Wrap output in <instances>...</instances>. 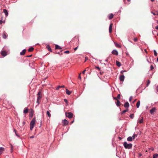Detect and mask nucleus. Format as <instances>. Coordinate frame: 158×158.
<instances>
[{
    "label": "nucleus",
    "mask_w": 158,
    "mask_h": 158,
    "mask_svg": "<svg viewBox=\"0 0 158 158\" xmlns=\"http://www.w3.org/2000/svg\"><path fill=\"white\" fill-rule=\"evenodd\" d=\"M37 96L36 102L38 103V105L40 104L41 99L42 97V93L41 91H39L37 94Z\"/></svg>",
    "instance_id": "f257e3e1"
},
{
    "label": "nucleus",
    "mask_w": 158,
    "mask_h": 158,
    "mask_svg": "<svg viewBox=\"0 0 158 158\" xmlns=\"http://www.w3.org/2000/svg\"><path fill=\"white\" fill-rule=\"evenodd\" d=\"M36 122V120L35 118H33L32 120L31 121L30 123V129L31 130H32L33 128L34 127V126Z\"/></svg>",
    "instance_id": "f03ea898"
},
{
    "label": "nucleus",
    "mask_w": 158,
    "mask_h": 158,
    "mask_svg": "<svg viewBox=\"0 0 158 158\" xmlns=\"http://www.w3.org/2000/svg\"><path fill=\"white\" fill-rule=\"evenodd\" d=\"M123 145L125 148L130 149L132 147V144L131 143L128 144L127 142H125L123 143Z\"/></svg>",
    "instance_id": "7ed1b4c3"
},
{
    "label": "nucleus",
    "mask_w": 158,
    "mask_h": 158,
    "mask_svg": "<svg viewBox=\"0 0 158 158\" xmlns=\"http://www.w3.org/2000/svg\"><path fill=\"white\" fill-rule=\"evenodd\" d=\"M65 115L66 117L70 118H72L73 116V114L71 112L66 113Z\"/></svg>",
    "instance_id": "20e7f679"
},
{
    "label": "nucleus",
    "mask_w": 158,
    "mask_h": 158,
    "mask_svg": "<svg viewBox=\"0 0 158 158\" xmlns=\"http://www.w3.org/2000/svg\"><path fill=\"white\" fill-rule=\"evenodd\" d=\"M69 122L66 119L63 120L62 121V125L63 126H65L69 124Z\"/></svg>",
    "instance_id": "39448f33"
},
{
    "label": "nucleus",
    "mask_w": 158,
    "mask_h": 158,
    "mask_svg": "<svg viewBox=\"0 0 158 158\" xmlns=\"http://www.w3.org/2000/svg\"><path fill=\"white\" fill-rule=\"evenodd\" d=\"M143 117H141L140 116L139 118V120L138 121V122L140 124L143 123Z\"/></svg>",
    "instance_id": "423d86ee"
},
{
    "label": "nucleus",
    "mask_w": 158,
    "mask_h": 158,
    "mask_svg": "<svg viewBox=\"0 0 158 158\" xmlns=\"http://www.w3.org/2000/svg\"><path fill=\"white\" fill-rule=\"evenodd\" d=\"M1 54L2 56L4 57L7 55V52L5 51H2L1 52Z\"/></svg>",
    "instance_id": "0eeeda50"
},
{
    "label": "nucleus",
    "mask_w": 158,
    "mask_h": 158,
    "mask_svg": "<svg viewBox=\"0 0 158 158\" xmlns=\"http://www.w3.org/2000/svg\"><path fill=\"white\" fill-rule=\"evenodd\" d=\"M113 26V24L111 23L110 24L109 27V32L111 33L112 31V27Z\"/></svg>",
    "instance_id": "6e6552de"
},
{
    "label": "nucleus",
    "mask_w": 158,
    "mask_h": 158,
    "mask_svg": "<svg viewBox=\"0 0 158 158\" xmlns=\"http://www.w3.org/2000/svg\"><path fill=\"white\" fill-rule=\"evenodd\" d=\"M112 53L116 56L118 55V52L116 50H113L112 52Z\"/></svg>",
    "instance_id": "1a4fd4ad"
},
{
    "label": "nucleus",
    "mask_w": 158,
    "mask_h": 158,
    "mask_svg": "<svg viewBox=\"0 0 158 158\" xmlns=\"http://www.w3.org/2000/svg\"><path fill=\"white\" fill-rule=\"evenodd\" d=\"M3 12L5 13V15L6 16V17L8 16V11L6 10L5 9H4L3 10Z\"/></svg>",
    "instance_id": "9d476101"
},
{
    "label": "nucleus",
    "mask_w": 158,
    "mask_h": 158,
    "mask_svg": "<svg viewBox=\"0 0 158 158\" xmlns=\"http://www.w3.org/2000/svg\"><path fill=\"white\" fill-rule=\"evenodd\" d=\"M156 109L155 108H153L150 110V112L151 114H153Z\"/></svg>",
    "instance_id": "9b49d317"
},
{
    "label": "nucleus",
    "mask_w": 158,
    "mask_h": 158,
    "mask_svg": "<svg viewBox=\"0 0 158 158\" xmlns=\"http://www.w3.org/2000/svg\"><path fill=\"white\" fill-rule=\"evenodd\" d=\"M124 76L123 75L120 76L119 77L120 81H123L124 79Z\"/></svg>",
    "instance_id": "f8f14e48"
},
{
    "label": "nucleus",
    "mask_w": 158,
    "mask_h": 158,
    "mask_svg": "<svg viewBox=\"0 0 158 158\" xmlns=\"http://www.w3.org/2000/svg\"><path fill=\"white\" fill-rule=\"evenodd\" d=\"M124 106L126 108H128L129 106V104L128 102H127L125 103Z\"/></svg>",
    "instance_id": "ddd939ff"
},
{
    "label": "nucleus",
    "mask_w": 158,
    "mask_h": 158,
    "mask_svg": "<svg viewBox=\"0 0 158 158\" xmlns=\"http://www.w3.org/2000/svg\"><path fill=\"white\" fill-rule=\"evenodd\" d=\"M114 15L112 14H110L108 15V18L110 19H112L113 18Z\"/></svg>",
    "instance_id": "4468645a"
},
{
    "label": "nucleus",
    "mask_w": 158,
    "mask_h": 158,
    "mask_svg": "<svg viewBox=\"0 0 158 158\" xmlns=\"http://www.w3.org/2000/svg\"><path fill=\"white\" fill-rule=\"evenodd\" d=\"M5 149L3 148L0 147V155L2 154L3 152L4 151Z\"/></svg>",
    "instance_id": "2eb2a0df"
},
{
    "label": "nucleus",
    "mask_w": 158,
    "mask_h": 158,
    "mask_svg": "<svg viewBox=\"0 0 158 158\" xmlns=\"http://www.w3.org/2000/svg\"><path fill=\"white\" fill-rule=\"evenodd\" d=\"M26 50V49H24L23 50L22 52L20 53V54L21 55H23L25 54Z\"/></svg>",
    "instance_id": "dca6fc26"
},
{
    "label": "nucleus",
    "mask_w": 158,
    "mask_h": 158,
    "mask_svg": "<svg viewBox=\"0 0 158 158\" xmlns=\"http://www.w3.org/2000/svg\"><path fill=\"white\" fill-rule=\"evenodd\" d=\"M116 64L118 67H120L121 66V63L118 61H116Z\"/></svg>",
    "instance_id": "f3484780"
},
{
    "label": "nucleus",
    "mask_w": 158,
    "mask_h": 158,
    "mask_svg": "<svg viewBox=\"0 0 158 158\" xmlns=\"http://www.w3.org/2000/svg\"><path fill=\"white\" fill-rule=\"evenodd\" d=\"M116 104L117 106H120L121 105V103L119 101V100H117V102L116 103Z\"/></svg>",
    "instance_id": "a211bd4d"
},
{
    "label": "nucleus",
    "mask_w": 158,
    "mask_h": 158,
    "mask_svg": "<svg viewBox=\"0 0 158 158\" xmlns=\"http://www.w3.org/2000/svg\"><path fill=\"white\" fill-rule=\"evenodd\" d=\"M55 48L56 49H62V48L60 46L57 45H55Z\"/></svg>",
    "instance_id": "6ab92c4d"
},
{
    "label": "nucleus",
    "mask_w": 158,
    "mask_h": 158,
    "mask_svg": "<svg viewBox=\"0 0 158 158\" xmlns=\"http://www.w3.org/2000/svg\"><path fill=\"white\" fill-rule=\"evenodd\" d=\"M127 141H131L132 140V138L131 136H129L127 138Z\"/></svg>",
    "instance_id": "aec40b11"
},
{
    "label": "nucleus",
    "mask_w": 158,
    "mask_h": 158,
    "mask_svg": "<svg viewBox=\"0 0 158 158\" xmlns=\"http://www.w3.org/2000/svg\"><path fill=\"white\" fill-rule=\"evenodd\" d=\"M46 48H47L48 50L49 51H50V52H52V49L50 47V46L48 45H47V46H46Z\"/></svg>",
    "instance_id": "412c9836"
},
{
    "label": "nucleus",
    "mask_w": 158,
    "mask_h": 158,
    "mask_svg": "<svg viewBox=\"0 0 158 158\" xmlns=\"http://www.w3.org/2000/svg\"><path fill=\"white\" fill-rule=\"evenodd\" d=\"M66 94L68 95H70L71 94V92L69 90L67 89H66Z\"/></svg>",
    "instance_id": "4be33fe9"
},
{
    "label": "nucleus",
    "mask_w": 158,
    "mask_h": 158,
    "mask_svg": "<svg viewBox=\"0 0 158 158\" xmlns=\"http://www.w3.org/2000/svg\"><path fill=\"white\" fill-rule=\"evenodd\" d=\"M140 101H138L136 103V106L137 108H138L140 106Z\"/></svg>",
    "instance_id": "5701e85b"
},
{
    "label": "nucleus",
    "mask_w": 158,
    "mask_h": 158,
    "mask_svg": "<svg viewBox=\"0 0 158 158\" xmlns=\"http://www.w3.org/2000/svg\"><path fill=\"white\" fill-rule=\"evenodd\" d=\"M2 37L4 39H6L7 37V35L6 33L4 32L2 35Z\"/></svg>",
    "instance_id": "b1692460"
},
{
    "label": "nucleus",
    "mask_w": 158,
    "mask_h": 158,
    "mask_svg": "<svg viewBox=\"0 0 158 158\" xmlns=\"http://www.w3.org/2000/svg\"><path fill=\"white\" fill-rule=\"evenodd\" d=\"M114 43L115 44V46L117 47H118V48H121V45H119V44L116 43H115V42H114Z\"/></svg>",
    "instance_id": "393cba45"
},
{
    "label": "nucleus",
    "mask_w": 158,
    "mask_h": 158,
    "mask_svg": "<svg viewBox=\"0 0 158 158\" xmlns=\"http://www.w3.org/2000/svg\"><path fill=\"white\" fill-rule=\"evenodd\" d=\"M28 109H27V108H25L24 111H23V113L25 114H26L28 113Z\"/></svg>",
    "instance_id": "a878e982"
},
{
    "label": "nucleus",
    "mask_w": 158,
    "mask_h": 158,
    "mask_svg": "<svg viewBox=\"0 0 158 158\" xmlns=\"http://www.w3.org/2000/svg\"><path fill=\"white\" fill-rule=\"evenodd\" d=\"M34 48L32 47H31V48H30L28 50V51L29 52H32L33 50H34Z\"/></svg>",
    "instance_id": "bb28decb"
},
{
    "label": "nucleus",
    "mask_w": 158,
    "mask_h": 158,
    "mask_svg": "<svg viewBox=\"0 0 158 158\" xmlns=\"http://www.w3.org/2000/svg\"><path fill=\"white\" fill-rule=\"evenodd\" d=\"M47 114L48 115V116L50 118L51 116V114L50 113V112L48 111L47 112Z\"/></svg>",
    "instance_id": "cd10ccee"
},
{
    "label": "nucleus",
    "mask_w": 158,
    "mask_h": 158,
    "mask_svg": "<svg viewBox=\"0 0 158 158\" xmlns=\"http://www.w3.org/2000/svg\"><path fill=\"white\" fill-rule=\"evenodd\" d=\"M158 156V154H155L153 155V158H156Z\"/></svg>",
    "instance_id": "c85d7f7f"
},
{
    "label": "nucleus",
    "mask_w": 158,
    "mask_h": 158,
    "mask_svg": "<svg viewBox=\"0 0 158 158\" xmlns=\"http://www.w3.org/2000/svg\"><path fill=\"white\" fill-rule=\"evenodd\" d=\"M150 81L149 80H148L147 81V82L146 87L148 86L149 85V84H150Z\"/></svg>",
    "instance_id": "c756f323"
},
{
    "label": "nucleus",
    "mask_w": 158,
    "mask_h": 158,
    "mask_svg": "<svg viewBox=\"0 0 158 158\" xmlns=\"http://www.w3.org/2000/svg\"><path fill=\"white\" fill-rule=\"evenodd\" d=\"M137 136V134H134L132 136V137L133 139H135V137H136Z\"/></svg>",
    "instance_id": "7c9ffc66"
},
{
    "label": "nucleus",
    "mask_w": 158,
    "mask_h": 158,
    "mask_svg": "<svg viewBox=\"0 0 158 158\" xmlns=\"http://www.w3.org/2000/svg\"><path fill=\"white\" fill-rule=\"evenodd\" d=\"M128 111V109H127L126 110H124L122 112V113L123 114Z\"/></svg>",
    "instance_id": "2f4dec72"
},
{
    "label": "nucleus",
    "mask_w": 158,
    "mask_h": 158,
    "mask_svg": "<svg viewBox=\"0 0 158 158\" xmlns=\"http://www.w3.org/2000/svg\"><path fill=\"white\" fill-rule=\"evenodd\" d=\"M134 117V114H131L130 115V117L131 118H133Z\"/></svg>",
    "instance_id": "473e14b6"
},
{
    "label": "nucleus",
    "mask_w": 158,
    "mask_h": 158,
    "mask_svg": "<svg viewBox=\"0 0 158 158\" xmlns=\"http://www.w3.org/2000/svg\"><path fill=\"white\" fill-rule=\"evenodd\" d=\"M117 99L118 100V99H120V94H118L117 95Z\"/></svg>",
    "instance_id": "72a5a7b5"
},
{
    "label": "nucleus",
    "mask_w": 158,
    "mask_h": 158,
    "mask_svg": "<svg viewBox=\"0 0 158 158\" xmlns=\"http://www.w3.org/2000/svg\"><path fill=\"white\" fill-rule=\"evenodd\" d=\"M14 131H15V134H16V136H17L18 137H19V135L18 134H17V132H16L17 131H16V130L14 129Z\"/></svg>",
    "instance_id": "f704fd0d"
},
{
    "label": "nucleus",
    "mask_w": 158,
    "mask_h": 158,
    "mask_svg": "<svg viewBox=\"0 0 158 158\" xmlns=\"http://www.w3.org/2000/svg\"><path fill=\"white\" fill-rule=\"evenodd\" d=\"M153 51H154V55L155 56H156L157 55V52H156V51L154 50Z\"/></svg>",
    "instance_id": "c9c22d12"
},
{
    "label": "nucleus",
    "mask_w": 158,
    "mask_h": 158,
    "mask_svg": "<svg viewBox=\"0 0 158 158\" xmlns=\"http://www.w3.org/2000/svg\"><path fill=\"white\" fill-rule=\"evenodd\" d=\"M13 146L11 145V152H13Z\"/></svg>",
    "instance_id": "e433bc0d"
},
{
    "label": "nucleus",
    "mask_w": 158,
    "mask_h": 158,
    "mask_svg": "<svg viewBox=\"0 0 158 158\" xmlns=\"http://www.w3.org/2000/svg\"><path fill=\"white\" fill-rule=\"evenodd\" d=\"M69 53H70V52L69 51H68V50H67V51H65V52H64V53L69 54Z\"/></svg>",
    "instance_id": "4c0bfd02"
},
{
    "label": "nucleus",
    "mask_w": 158,
    "mask_h": 158,
    "mask_svg": "<svg viewBox=\"0 0 158 158\" xmlns=\"http://www.w3.org/2000/svg\"><path fill=\"white\" fill-rule=\"evenodd\" d=\"M152 14H153L154 15H158V12H156V13L152 12Z\"/></svg>",
    "instance_id": "58836bf2"
},
{
    "label": "nucleus",
    "mask_w": 158,
    "mask_h": 158,
    "mask_svg": "<svg viewBox=\"0 0 158 158\" xmlns=\"http://www.w3.org/2000/svg\"><path fill=\"white\" fill-rule=\"evenodd\" d=\"M95 68L98 69L99 71H100V68L98 66H96Z\"/></svg>",
    "instance_id": "ea45409f"
},
{
    "label": "nucleus",
    "mask_w": 158,
    "mask_h": 158,
    "mask_svg": "<svg viewBox=\"0 0 158 158\" xmlns=\"http://www.w3.org/2000/svg\"><path fill=\"white\" fill-rule=\"evenodd\" d=\"M64 101L66 103L67 105L68 104V101L66 99H64Z\"/></svg>",
    "instance_id": "a19ab883"
},
{
    "label": "nucleus",
    "mask_w": 158,
    "mask_h": 158,
    "mask_svg": "<svg viewBox=\"0 0 158 158\" xmlns=\"http://www.w3.org/2000/svg\"><path fill=\"white\" fill-rule=\"evenodd\" d=\"M134 41L135 42H137L138 41V39L137 38H135L134 39Z\"/></svg>",
    "instance_id": "79ce46f5"
},
{
    "label": "nucleus",
    "mask_w": 158,
    "mask_h": 158,
    "mask_svg": "<svg viewBox=\"0 0 158 158\" xmlns=\"http://www.w3.org/2000/svg\"><path fill=\"white\" fill-rule=\"evenodd\" d=\"M81 73H80V74L79 75V76H78V78L80 80H81Z\"/></svg>",
    "instance_id": "37998d69"
},
{
    "label": "nucleus",
    "mask_w": 158,
    "mask_h": 158,
    "mask_svg": "<svg viewBox=\"0 0 158 158\" xmlns=\"http://www.w3.org/2000/svg\"><path fill=\"white\" fill-rule=\"evenodd\" d=\"M61 88V86H58V87H57L56 88V90H58L60 88Z\"/></svg>",
    "instance_id": "c03bdc74"
},
{
    "label": "nucleus",
    "mask_w": 158,
    "mask_h": 158,
    "mask_svg": "<svg viewBox=\"0 0 158 158\" xmlns=\"http://www.w3.org/2000/svg\"><path fill=\"white\" fill-rule=\"evenodd\" d=\"M2 19L1 20H0V24H1L2 23H3V21H2Z\"/></svg>",
    "instance_id": "a18cd8bd"
},
{
    "label": "nucleus",
    "mask_w": 158,
    "mask_h": 158,
    "mask_svg": "<svg viewBox=\"0 0 158 158\" xmlns=\"http://www.w3.org/2000/svg\"><path fill=\"white\" fill-rule=\"evenodd\" d=\"M132 97L131 96L129 98V101L130 102H131L132 100Z\"/></svg>",
    "instance_id": "49530a36"
},
{
    "label": "nucleus",
    "mask_w": 158,
    "mask_h": 158,
    "mask_svg": "<svg viewBox=\"0 0 158 158\" xmlns=\"http://www.w3.org/2000/svg\"><path fill=\"white\" fill-rule=\"evenodd\" d=\"M150 68H151V70H152L154 68H153V66L152 65H151V66Z\"/></svg>",
    "instance_id": "de8ad7c7"
},
{
    "label": "nucleus",
    "mask_w": 158,
    "mask_h": 158,
    "mask_svg": "<svg viewBox=\"0 0 158 158\" xmlns=\"http://www.w3.org/2000/svg\"><path fill=\"white\" fill-rule=\"evenodd\" d=\"M113 99L114 100H116L117 101L118 100L117 97H113Z\"/></svg>",
    "instance_id": "09e8293b"
},
{
    "label": "nucleus",
    "mask_w": 158,
    "mask_h": 158,
    "mask_svg": "<svg viewBox=\"0 0 158 158\" xmlns=\"http://www.w3.org/2000/svg\"><path fill=\"white\" fill-rule=\"evenodd\" d=\"M88 58L87 57H85V62L87 60H88Z\"/></svg>",
    "instance_id": "8fccbe9b"
},
{
    "label": "nucleus",
    "mask_w": 158,
    "mask_h": 158,
    "mask_svg": "<svg viewBox=\"0 0 158 158\" xmlns=\"http://www.w3.org/2000/svg\"><path fill=\"white\" fill-rule=\"evenodd\" d=\"M34 135H32V136H30V139H32V138H34Z\"/></svg>",
    "instance_id": "3c124183"
},
{
    "label": "nucleus",
    "mask_w": 158,
    "mask_h": 158,
    "mask_svg": "<svg viewBox=\"0 0 158 158\" xmlns=\"http://www.w3.org/2000/svg\"><path fill=\"white\" fill-rule=\"evenodd\" d=\"M78 46H77V47H76V48H75L74 49L75 51H76L77 50V49L78 48Z\"/></svg>",
    "instance_id": "603ef678"
},
{
    "label": "nucleus",
    "mask_w": 158,
    "mask_h": 158,
    "mask_svg": "<svg viewBox=\"0 0 158 158\" xmlns=\"http://www.w3.org/2000/svg\"><path fill=\"white\" fill-rule=\"evenodd\" d=\"M32 56V55H29V56H26V57H31Z\"/></svg>",
    "instance_id": "864d4df0"
},
{
    "label": "nucleus",
    "mask_w": 158,
    "mask_h": 158,
    "mask_svg": "<svg viewBox=\"0 0 158 158\" xmlns=\"http://www.w3.org/2000/svg\"><path fill=\"white\" fill-rule=\"evenodd\" d=\"M126 72V71H125V70L122 71H121V73H122V74H123V72Z\"/></svg>",
    "instance_id": "5fc2aeb1"
},
{
    "label": "nucleus",
    "mask_w": 158,
    "mask_h": 158,
    "mask_svg": "<svg viewBox=\"0 0 158 158\" xmlns=\"http://www.w3.org/2000/svg\"><path fill=\"white\" fill-rule=\"evenodd\" d=\"M86 69H85V70H84L83 72H82V73L83 74H85V71H86Z\"/></svg>",
    "instance_id": "6e6d98bb"
},
{
    "label": "nucleus",
    "mask_w": 158,
    "mask_h": 158,
    "mask_svg": "<svg viewBox=\"0 0 158 158\" xmlns=\"http://www.w3.org/2000/svg\"><path fill=\"white\" fill-rule=\"evenodd\" d=\"M156 90L157 92H158V85L156 87Z\"/></svg>",
    "instance_id": "4d7b16f0"
},
{
    "label": "nucleus",
    "mask_w": 158,
    "mask_h": 158,
    "mask_svg": "<svg viewBox=\"0 0 158 158\" xmlns=\"http://www.w3.org/2000/svg\"><path fill=\"white\" fill-rule=\"evenodd\" d=\"M156 29H158V25L156 27Z\"/></svg>",
    "instance_id": "13d9d810"
},
{
    "label": "nucleus",
    "mask_w": 158,
    "mask_h": 158,
    "mask_svg": "<svg viewBox=\"0 0 158 158\" xmlns=\"http://www.w3.org/2000/svg\"><path fill=\"white\" fill-rule=\"evenodd\" d=\"M118 139H119V140H121L122 139V138L120 137H118Z\"/></svg>",
    "instance_id": "bf43d9fd"
},
{
    "label": "nucleus",
    "mask_w": 158,
    "mask_h": 158,
    "mask_svg": "<svg viewBox=\"0 0 158 158\" xmlns=\"http://www.w3.org/2000/svg\"><path fill=\"white\" fill-rule=\"evenodd\" d=\"M136 99H135V100H134L133 101V103H134V102L136 101Z\"/></svg>",
    "instance_id": "052dcab7"
},
{
    "label": "nucleus",
    "mask_w": 158,
    "mask_h": 158,
    "mask_svg": "<svg viewBox=\"0 0 158 158\" xmlns=\"http://www.w3.org/2000/svg\"><path fill=\"white\" fill-rule=\"evenodd\" d=\"M61 87H62V88L64 87V85L61 86Z\"/></svg>",
    "instance_id": "680f3d73"
},
{
    "label": "nucleus",
    "mask_w": 158,
    "mask_h": 158,
    "mask_svg": "<svg viewBox=\"0 0 158 158\" xmlns=\"http://www.w3.org/2000/svg\"><path fill=\"white\" fill-rule=\"evenodd\" d=\"M25 123V122H23V125H24V124Z\"/></svg>",
    "instance_id": "e2e57ef3"
},
{
    "label": "nucleus",
    "mask_w": 158,
    "mask_h": 158,
    "mask_svg": "<svg viewBox=\"0 0 158 158\" xmlns=\"http://www.w3.org/2000/svg\"><path fill=\"white\" fill-rule=\"evenodd\" d=\"M76 40H78V41H79V40L78 39H77V38L75 39Z\"/></svg>",
    "instance_id": "0e129e2a"
},
{
    "label": "nucleus",
    "mask_w": 158,
    "mask_h": 158,
    "mask_svg": "<svg viewBox=\"0 0 158 158\" xmlns=\"http://www.w3.org/2000/svg\"><path fill=\"white\" fill-rule=\"evenodd\" d=\"M152 2H153L154 1V0H151Z\"/></svg>",
    "instance_id": "69168bd1"
},
{
    "label": "nucleus",
    "mask_w": 158,
    "mask_h": 158,
    "mask_svg": "<svg viewBox=\"0 0 158 158\" xmlns=\"http://www.w3.org/2000/svg\"><path fill=\"white\" fill-rule=\"evenodd\" d=\"M73 122H74V121H72L71 122V123H73Z\"/></svg>",
    "instance_id": "338daca9"
},
{
    "label": "nucleus",
    "mask_w": 158,
    "mask_h": 158,
    "mask_svg": "<svg viewBox=\"0 0 158 158\" xmlns=\"http://www.w3.org/2000/svg\"><path fill=\"white\" fill-rule=\"evenodd\" d=\"M157 61H158V57L157 59Z\"/></svg>",
    "instance_id": "774afa93"
}]
</instances>
